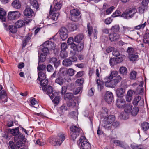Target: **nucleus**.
I'll list each match as a JSON object with an SVG mask.
<instances>
[{
  "label": "nucleus",
  "mask_w": 149,
  "mask_h": 149,
  "mask_svg": "<svg viewBox=\"0 0 149 149\" xmlns=\"http://www.w3.org/2000/svg\"><path fill=\"white\" fill-rule=\"evenodd\" d=\"M130 60L132 61H135L138 57V56L134 54H132L128 56Z\"/></svg>",
  "instance_id": "obj_44"
},
{
  "label": "nucleus",
  "mask_w": 149,
  "mask_h": 149,
  "mask_svg": "<svg viewBox=\"0 0 149 149\" xmlns=\"http://www.w3.org/2000/svg\"><path fill=\"white\" fill-rule=\"evenodd\" d=\"M84 82V79L81 78L78 79L76 81V82L78 84V85L79 86H81Z\"/></svg>",
  "instance_id": "obj_60"
},
{
  "label": "nucleus",
  "mask_w": 149,
  "mask_h": 149,
  "mask_svg": "<svg viewBox=\"0 0 149 149\" xmlns=\"http://www.w3.org/2000/svg\"><path fill=\"white\" fill-rule=\"evenodd\" d=\"M59 33L61 38L63 40H65L68 37V31L65 27H62L60 29Z\"/></svg>",
  "instance_id": "obj_14"
},
{
  "label": "nucleus",
  "mask_w": 149,
  "mask_h": 149,
  "mask_svg": "<svg viewBox=\"0 0 149 149\" xmlns=\"http://www.w3.org/2000/svg\"><path fill=\"white\" fill-rule=\"evenodd\" d=\"M113 143L117 146H119L125 149H128L129 148V146L125 144L124 142L118 140H114Z\"/></svg>",
  "instance_id": "obj_23"
},
{
  "label": "nucleus",
  "mask_w": 149,
  "mask_h": 149,
  "mask_svg": "<svg viewBox=\"0 0 149 149\" xmlns=\"http://www.w3.org/2000/svg\"><path fill=\"white\" fill-rule=\"evenodd\" d=\"M63 64L65 66H69L72 65V63L69 58L66 59L63 61Z\"/></svg>",
  "instance_id": "obj_34"
},
{
  "label": "nucleus",
  "mask_w": 149,
  "mask_h": 149,
  "mask_svg": "<svg viewBox=\"0 0 149 149\" xmlns=\"http://www.w3.org/2000/svg\"><path fill=\"white\" fill-rule=\"evenodd\" d=\"M46 67L45 65L43 64L40 65L38 64L37 69L38 70V75H39V76H40V72L45 71Z\"/></svg>",
  "instance_id": "obj_28"
},
{
  "label": "nucleus",
  "mask_w": 149,
  "mask_h": 149,
  "mask_svg": "<svg viewBox=\"0 0 149 149\" xmlns=\"http://www.w3.org/2000/svg\"><path fill=\"white\" fill-rule=\"evenodd\" d=\"M25 139L24 136L22 134L15 136L14 140L15 142L16 143V145L18 147L20 148L23 145V143Z\"/></svg>",
  "instance_id": "obj_10"
},
{
  "label": "nucleus",
  "mask_w": 149,
  "mask_h": 149,
  "mask_svg": "<svg viewBox=\"0 0 149 149\" xmlns=\"http://www.w3.org/2000/svg\"><path fill=\"white\" fill-rule=\"evenodd\" d=\"M70 136L73 141H74L77 137L79 136V132L81 130L80 128L75 126H72L70 127Z\"/></svg>",
  "instance_id": "obj_9"
},
{
  "label": "nucleus",
  "mask_w": 149,
  "mask_h": 149,
  "mask_svg": "<svg viewBox=\"0 0 149 149\" xmlns=\"http://www.w3.org/2000/svg\"><path fill=\"white\" fill-rule=\"evenodd\" d=\"M44 47L42 49V53L44 54H45L46 55H47V54L48 53L49 49L46 47Z\"/></svg>",
  "instance_id": "obj_59"
},
{
  "label": "nucleus",
  "mask_w": 149,
  "mask_h": 149,
  "mask_svg": "<svg viewBox=\"0 0 149 149\" xmlns=\"http://www.w3.org/2000/svg\"><path fill=\"white\" fill-rule=\"evenodd\" d=\"M62 1L60 0H54L53 5H51L49 17L54 21H56L59 15L58 11L60 10L62 6ZM47 17L49 18V16Z\"/></svg>",
  "instance_id": "obj_2"
},
{
  "label": "nucleus",
  "mask_w": 149,
  "mask_h": 149,
  "mask_svg": "<svg viewBox=\"0 0 149 149\" xmlns=\"http://www.w3.org/2000/svg\"><path fill=\"white\" fill-rule=\"evenodd\" d=\"M60 56L62 58H66L68 56L67 53L65 51H61V52Z\"/></svg>",
  "instance_id": "obj_51"
},
{
  "label": "nucleus",
  "mask_w": 149,
  "mask_h": 149,
  "mask_svg": "<svg viewBox=\"0 0 149 149\" xmlns=\"http://www.w3.org/2000/svg\"><path fill=\"white\" fill-rule=\"evenodd\" d=\"M141 99V97L140 96H138L136 97L133 100V104L135 105L136 106Z\"/></svg>",
  "instance_id": "obj_49"
},
{
  "label": "nucleus",
  "mask_w": 149,
  "mask_h": 149,
  "mask_svg": "<svg viewBox=\"0 0 149 149\" xmlns=\"http://www.w3.org/2000/svg\"><path fill=\"white\" fill-rule=\"evenodd\" d=\"M125 56L122 55L116 57V61L118 63L121 62L124 59Z\"/></svg>",
  "instance_id": "obj_46"
},
{
  "label": "nucleus",
  "mask_w": 149,
  "mask_h": 149,
  "mask_svg": "<svg viewBox=\"0 0 149 149\" xmlns=\"http://www.w3.org/2000/svg\"><path fill=\"white\" fill-rule=\"evenodd\" d=\"M132 105L130 104H127L125 107V113H121L122 118L124 119H126L128 118V113L132 109Z\"/></svg>",
  "instance_id": "obj_11"
},
{
  "label": "nucleus",
  "mask_w": 149,
  "mask_h": 149,
  "mask_svg": "<svg viewBox=\"0 0 149 149\" xmlns=\"http://www.w3.org/2000/svg\"><path fill=\"white\" fill-rule=\"evenodd\" d=\"M17 27L16 26L12 25H9V29L10 31L12 33H14L16 32L17 31Z\"/></svg>",
  "instance_id": "obj_45"
},
{
  "label": "nucleus",
  "mask_w": 149,
  "mask_h": 149,
  "mask_svg": "<svg viewBox=\"0 0 149 149\" xmlns=\"http://www.w3.org/2000/svg\"><path fill=\"white\" fill-rule=\"evenodd\" d=\"M70 45L71 48L74 51H81L83 48V45L82 44H79L77 45L73 43Z\"/></svg>",
  "instance_id": "obj_20"
},
{
  "label": "nucleus",
  "mask_w": 149,
  "mask_h": 149,
  "mask_svg": "<svg viewBox=\"0 0 149 149\" xmlns=\"http://www.w3.org/2000/svg\"><path fill=\"white\" fill-rule=\"evenodd\" d=\"M70 56L69 57V59L71 61V62L76 61L77 60V58L76 57L74 53L71 52L70 54Z\"/></svg>",
  "instance_id": "obj_36"
},
{
  "label": "nucleus",
  "mask_w": 149,
  "mask_h": 149,
  "mask_svg": "<svg viewBox=\"0 0 149 149\" xmlns=\"http://www.w3.org/2000/svg\"><path fill=\"white\" fill-rule=\"evenodd\" d=\"M137 12L136 9L135 8H130L127 11L123 12L121 17L124 18L128 19L132 18Z\"/></svg>",
  "instance_id": "obj_7"
},
{
  "label": "nucleus",
  "mask_w": 149,
  "mask_h": 149,
  "mask_svg": "<svg viewBox=\"0 0 149 149\" xmlns=\"http://www.w3.org/2000/svg\"><path fill=\"white\" fill-rule=\"evenodd\" d=\"M115 117L113 115H109L104 119V125L103 127L106 129L110 128L109 127L111 124L115 120Z\"/></svg>",
  "instance_id": "obj_8"
},
{
  "label": "nucleus",
  "mask_w": 149,
  "mask_h": 149,
  "mask_svg": "<svg viewBox=\"0 0 149 149\" xmlns=\"http://www.w3.org/2000/svg\"><path fill=\"white\" fill-rule=\"evenodd\" d=\"M53 98L51 99L52 100L53 102L56 104H57L59 102V97L58 96L55 97L54 98L53 100Z\"/></svg>",
  "instance_id": "obj_56"
},
{
  "label": "nucleus",
  "mask_w": 149,
  "mask_h": 149,
  "mask_svg": "<svg viewBox=\"0 0 149 149\" xmlns=\"http://www.w3.org/2000/svg\"><path fill=\"white\" fill-rule=\"evenodd\" d=\"M87 27L89 36H91L93 33V35L94 36L95 38L97 39V37L96 36L98 33L97 29L96 28H95L93 30V28L92 26L90 25L89 23L88 24Z\"/></svg>",
  "instance_id": "obj_13"
},
{
  "label": "nucleus",
  "mask_w": 149,
  "mask_h": 149,
  "mask_svg": "<svg viewBox=\"0 0 149 149\" xmlns=\"http://www.w3.org/2000/svg\"><path fill=\"white\" fill-rule=\"evenodd\" d=\"M66 139V135L63 133L59 134L56 138H53L50 143L55 146H60Z\"/></svg>",
  "instance_id": "obj_5"
},
{
  "label": "nucleus",
  "mask_w": 149,
  "mask_h": 149,
  "mask_svg": "<svg viewBox=\"0 0 149 149\" xmlns=\"http://www.w3.org/2000/svg\"><path fill=\"white\" fill-rule=\"evenodd\" d=\"M55 82L60 85H62L64 82V79L62 77H59L56 80Z\"/></svg>",
  "instance_id": "obj_42"
},
{
  "label": "nucleus",
  "mask_w": 149,
  "mask_h": 149,
  "mask_svg": "<svg viewBox=\"0 0 149 149\" xmlns=\"http://www.w3.org/2000/svg\"><path fill=\"white\" fill-rule=\"evenodd\" d=\"M86 138L84 136H81L77 142L81 149H90L91 146L89 142L86 141Z\"/></svg>",
  "instance_id": "obj_6"
},
{
  "label": "nucleus",
  "mask_w": 149,
  "mask_h": 149,
  "mask_svg": "<svg viewBox=\"0 0 149 149\" xmlns=\"http://www.w3.org/2000/svg\"><path fill=\"white\" fill-rule=\"evenodd\" d=\"M36 143L39 146H42L45 144V141H43L42 139H40L36 141Z\"/></svg>",
  "instance_id": "obj_54"
},
{
  "label": "nucleus",
  "mask_w": 149,
  "mask_h": 149,
  "mask_svg": "<svg viewBox=\"0 0 149 149\" xmlns=\"http://www.w3.org/2000/svg\"><path fill=\"white\" fill-rule=\"evenodd\" d=\"M104 99L107 103L109 104L111 102L113 99L112 93L109 91L107 92L105 95Z\"/></svg>",
  "instance_id": "obj_18"
},
{
  "label": "nucleus",
  "mask_w": 149,
  "mask_h": 149,
  "mask_svg": "<svg viewBox=\"0 0 149 149\" xmlns=\"http://www.w3.org/2000/svg\"><path fill=\"white\" fill-rule=\"evenodd\" d=\"M30 2L31 5L34 8L36 9L38 8V3L36 0H30Z\"/></svg>",
  "instance_id": "obj_35"
},
{
  "label": "nucleus",
  "mask_w": 149,
  "mask_h": 149,
  "mask_svg": "<svg viewBox=\"0 0 149 149\" xmlns=\"http://www.w3.org/2000/svg\"><path fill=\"white\" fill-rule=\"evenodd\" d=\"M120 12L119 10H116L113 14L112 16L114 17H115L120 16Z\"/></svg>",
  "instance_id": "obj_61"
},
{
  "label": "nucleus",
  "mask_w": 149,
  "mask_h": 149,
  "mask_svg": "<svg viewBox=\"0 0 149 149\" xmlns=\"http://www.w3.org/2000/svg\"><path fill=\"white\" fill-rule=\"evenodd\" d=\"M10 133L13 135L15 136H18L19 133V130L18 127L14 129H11L10 131Z\"/></svg>",
  "instance_id": "obj_39"
},
{
  "label": "nucleus",
  "mask_w": 149,
  "mask_h": 149,
  "mask_svg": "<svg viewBox=\"0 0 149 149\" xmlns=\"http://www.w3.org/2000/svg\"><path fill=\"white\" fill-rule=\"evenodd\" d=\"M46 55L42 53H41L40 54L39 53L38 54V56L39 57V62H42L45 61L46 59Z\"/></svg>",
  "instance_id": "obj_33"
},
{
  "label": "nucleus",
  "mask_w": 149,
  "mask_h": 149,
  "mask_svg": "<svg viewBox=\"0 0 149 149\" xmlns=\"http://www.w3.org/2000/svg\"><path fill=\"white\" fill-rule=\"evenodd\" d=\"M118 73L116 71H111L110 74L106 76L104 79V82L106 86L113 88L122 80Z\"/></svg>",
  "instance_id": "obj_1"
},
{
  "label": "nucleus",
  "mask_w": 149,
  "mask_h": 149,
  "mask_svg": "<svg viewBox=\"0 0 149 149\" xmlns=\"http://www.w3.org/2000/svg\"><path fill=\"white\" fill-rule=\"evenodd\" d=\"M84 36L82 34H79L75 37L74 41L76 42L79 43L82 40Z\"/></svg>",
  "instance_id": "obj_29"
},
{
  "label": "nucleus",
  "mask_w": 149,
  "mask_h": 149,
  "mask_svg": "<svg viewBox=\"0 0 149 149\" xmlns=\"http://www.w3.org/2000/svg\"><path fill=\"white\" fill-rule=\"evenodd\" d=\"M131 114L134 116H136L138 113L139 109L137 107H134L132 110Z\"/></svg>",
  "instance_id": "obj_41"
},
{
  "label": "nucleus",
  "mask_w": 149,
  "mask_h": 149,
  "mask_svg": "<svg viewBox=\"0 0 149 149\" xmlns=\"http://www.w3.org/2000/svg\"><path fill=\"white\" fill-rule=\"evenodd\" d=\"M31 103L32 106H33L34 107H36L35 106L36 105H38V102L36 100L35 98L32 99L31 101Z\"/></svg>",
  "instance_id": "obj_62"
},
{
  "label": "nucleus",
  "mask_w": 149,
  "mask_h": 149,
  "mask_svg": "<svg viewBox=\"0 0 149 149\" xmlns=\"http://www.w3.org/2000/svg\"><path fill=\"white\" fill-rule=\"evenodd\" d=\"M24 14L25 16L28 17H34L35 15V13L33 10L30 8L27 7L24 11Z\"/></svg>",
  "instance_id": "obj_17"
},
{
  "label": "nucleus",
  "mask_w": 149,
  "mask_h": 149,
  "mask_svg": "<svg viewBox=\"0 0 149 149\" xmlns=\"http://www.w3.org/2000/svg\"><path fill=\"white\" fill-rule=\"evenodd\" d=\"M32 36V33H29L28 34L25 36V38L23 40L22 48H24L26 46L27 43L30 40Z\"/></svg>",
  "instance_id": "obj_22"
},
{
  "label": "nucleus",
  "mask_w": 149,
  "mask_h": 149,
  "mask_svg": "<svg viewBox=\"0 0 149 149\" xmlns=\"http://www.w3.org/2000/svg\"><path fill=\"white\" fill-rule=\"evenodd\" d=\"M43 45V47H47L49 49L54 50L55 47L54 43L49 40L46 41Z\"/></svg>",
  "instance_id": "obj_19"
},
{
  "label": "nucleus",
  "mask_w": 149,
  "mask_h": 149,
  "mask_svg": "<svg viewBox=\"0 0 149 149\" xmlns=\"http://www.w3.org/2000/svg\"><path fill=\"white\" fill-rule=\"evenodd\" d=\"M57 61V59L56 58L52 57L50 59V62L51 63L54 64L55 67H57L59 65L60 63L59 61Z\"/></svg>",
  "instance_id": "obj_30"
},
{
  "label": "nucleus",
  "mask_w": 149,
  "mask_h": 149,
  "mask_svg": "<svg viewBox=\"0 0 149 149\" xmlns=\"http://www.w3.org/2000/svg\"><path fill=\"white\" fill-rule=\"evenodd\" d=\"M148 8L144 7L143 6H141L139 8V11L140 13H143Z\"/></svg>",
  "instance_id": "obj_50"
},
{
  "label": "nucleus",
  "mask_w": 149,
  "mask_h": 149,
  "mask_svg": "<svg viewBox=\"0 0 149 149\" xmlns=\"http://www.w3.org/2000/svg\"><path fill=\"white\" fill-rule=\"evenodd\" d=\"M7 101L6 94L4 91L2 90L0 93V103H5Z\"/></svg>",
  "instance_id": "obj_24"
},
{
  "label": "nucleus",
  "mask_w": 149,
  "mask_h": 149,
  "mask_svg": "<svg viewBox=\"0 0 149 149\" xmlns=\"http://www.w3.org/2000/svg\"><path fill=\"white\" fill-rule=\"evenodd\" d=\"M70 19L72 21L75 22L77 21V16L80 14L79 10L77 9L72 10L70 11Z\"/></svg>",
  "instance_id": "obj_15"
},
{
  "label": "nucleus",
  "mask_w": 149,
  "mask_h": 149,
  "mask_svg": "<svg viewBox=\"0 0 149 149\" xmlns=\"http://www.w3.org/2000/svg\"><path fill=\"white\" fill-rule=\"evenodd\" d=\"M67 74L70 76H72L74 74V71L72 68L68 69L67 70Z\"/></svg>",
  "instance_id": "obj_52"
},
{
  "label": "nucleus",
  "mask_w": 149,
  "mask_h": 149,
  "mask_svg": "<svg viewBox=\"0 0 149 149\" xmlns=\"http://www.w3.org/2000/svg\"><path fill=\"white\" fill-rule=\"evenodd\" d=\"M6 15V13L4 10L0 8V19L2 21H5L6 20L5 16Z\"/></svg>",
  "instance_id": "obj_27"
},
{
  "label": "nucleus",
  "mask_w": 149,
  "mask_h": 149,
  "mask_svg": "<svg viewBox=\"0 0 149 149\" xmlns=\"http://www.w3.org/2000/svg\"><path fill=\"white\" fill-rule=\"evenodd\" d=\"M125 92V90L122 88H118L117 89L116 93L117 95L119 97H121L123 96Z\"/></svg>",
  "instance_id": "obj_25"
},
{
  "label": "nucleus",
  "mask_w": 149,
  "mask_h": 149,
  "mask_svg": "<svg viewBox=\"0 0 149 149\" xmlns=\"http://www.w3.org/2000/svg\"><path fill=\"white\" fill-rule=\"evenodd\" d=\"M131 29L132 28L130 27L123 26L122 27V30L121 31V33L123 34V35L125 36L126 35H125L124 33L127 31H130Z\"/></svg>",
  "instance_id": "obj_38"
},
{
  "label": "nucleus",
  "mask_w": 149,
  "mask_h": 149,
  "mask_svg": "<svg viewBox=\"0 0 149 149\" xmlns=\"http://www.w3.org/2000/svg\"><path fill=\"white\" fill-rule=\"evenodd\" d=\"M67 105L69 107H73L75 106L76 103L73 101L71 100V101H70L68 102Z\"/></svg>",
  "instance_id": "obj_64"
},
{
  "label": "nucleus",
  "mask_w": 149,
  "mask_h": 149,
  "mask_svg": "<svg viewBox=\"0 0 149 149\" xmlns=\"http://www.w3.org/2000/svg\"><path fill=\"white\" fill-rule=\"evenodd\" d=\"M136 72L134 71H132L130 74V77L132 79H136Z\"/></svg>",
  "instance_id": "obj_47"
},
{
  "label": "nucleus",
  "mask_w": 149,
  "mask_h": 149,
  "mask_svg": "<svg viewBox=\"0 0 149 149\" xmlns=\"http://www.w3.org/2000/svg\"><path fill=\"white\" fill-rule=\"evenodd\" d=\"M38 76V79L39 80H40V79H44L46 78L45 72V71H43L42 72H40V76Z\"/></svg>",
  "instance_id": "obj_55"
},
{
  "label": "nucleus",
  "mask_w": 149,
  "mask_h": 149,
  "mask_svg": "<svg viewBox=\"0 0 149 149\" xmlns=\"http://www.w3.org/2000/svg\"><path fill=\"white\" fill-rule=\"evenodd\" d=\"M127 52L128 53V56L130 55L134 54V49L132 47H128L127 50Z\"/></svg>",
  "instance_id": "obj_57"
},
{
  "label": "nucleus",
  "mask_w": 149,
  "mask_h": 149,
  "mask_svg": "<svg viewBox=\"0 0 149 149\" xmlns=\"http://www.w3.org/2000/svg\"><path fill=\"white\" fill-rule=\"evenodd\" d=\"M111 30L112 33L109 35V38L111 41L118 39L120 38V35L117 33L120 30L119 25H115L112 26L111 28Z\"/></svg>",
  "instance_id": "obj_4"
},
{
  "label": "nucleus",
  "mask_w": 149,
  "mask_h": 149,
  "mask_svg": "<svg viewBox=\"0 0 149 149\" xmlns=\"http://www.w3.org/2000/svg\"><path fill=\"white\" fill-rule=\"evenodd\" d=\"M120 73L123 75H126L127 72V69L124 67H122L119 69Z\"/></svg>",
  "instance_id": "obj_43"
},
{
  "label": "nucleus",
  "mask_w": 149,
  "mask_h": 149,
  "mask_svg": "<svg viewBox=\"0 0 149 149\" xmlns=\"http://www.w3.org/2000/svg\"><path fill=\"white\" fill-rule=\"evenodd\" d=\"M68 27L69 29L71 31H74L77 29V26L74 24H69Z\"/></svg>",
  "instance_id": "obj_48"
},
{
  "label": "nucleus",
  "mask_w": 149,
  "mask_h": 149,
  "mask_svg": "<svg viewBox=\"0 0 149 149\" xmlns=\"http://www.w3.org/2000/svg\"><path fill=\"white\" fill-rule=\"evenodd\" d=\"M96 82L97 84L98 90L101 91V90L103 89L104 87V85L102 82L99 79H97Z\"/></svg>",
  "instance_id": "obj_32"
},
{
  "label": "nucleus",
  "mask_w": 149,
  "mask_h": 149,
  "mask_svg": "<svg viewBox=\"0 0 149 149\" xmlns=\"http://www.w3.org/2000/svg\"><path fill=\"white\" fill-rule=\"evenodd\" d=\"M141 126L143 130L146 131L149 128V123L146 122H143Z\"/></svg>",
  "instance_id": "obj_40"
},
{
  "label": "nucleus",
  "mask_w": 149,
  "mask_h": 149,
  "mask_svg": "<svg viewBox=\"0 0 149 149\" xmlns=\"http://www.w3.org/2000/svg\"><path fill=\"white\" fill-rule=\"evenodd\" d=\"M147 23L146 22H145L143 24H140L134 27V29L136 30H139L140 29H143L146 26Z\"/></svg>",
  "instance_id": "obj_37"
},
{
  "label": "nucleus",
  "mask_w": 149,
  "mask_h": 149,
  "mask_svg": "<svg viewBox=\"0 0 149 149\" xmlns=\"http://www.w3.org/2000/svg\"><path fill=\"white\" fill-rule=\"evenodd\" d=\"M20 15V14L18 11L10 12L8 14V18L10 20L15 19L18 18Z\"/></svg>",
  "instance_id": "obj_16"
},
{
  "label": "nucleus",
  "mask_w": 149,
  "mask_h": 149,
  "mask_svg": "<svg viewBox=\"0 0 149 149\" xmlns=\"http://www.w3.org/2000/svg\"><path fill=\"white\" fill-rule=\"evenodd\" d=\"M112 123V124L111 125L109 126L110 127V128L109 129H111L113 128H115L116 127L119 126V123L117 122H115L114 123L113 122Z\"/></svg>",
  "instance_id": "obj_53"
},
{
  "label": "nucleus",
  "mask_w": 149,
  "mask_h": 149,
  "mask_svg": "<svg viewBox=\"0 0 149 149\" xmlns=\"http://www.w3.org/2000/svg\"><path fill=\"white\" fill-rule=\"evenodd\" d=\"M31 20L32 19L29 17H26L23 20L21 19L17 21L15 23V25L17 27L20 28L31 22Z\"/></svg>",
  "instance_id": "obj_12"
},
{
  "label": "nucleus",
  "mask_w": 149,
  "mask_h": 149,
  "mask_svg": "<svg viewBox=\"0 0 149 149\" xmlns=\"http://www.w3.org/2000/svg\"><path fill=\"white\" fill-rule=\"evenodd\" d=\"M125 104V100L121 97H118L116 101V105L119 108L124 107Z\"/></svg>",
  "instance_id": "obj_21"
},
{
  "label": "nucleus",
  "mask_w": 149,
  "mask_h": 149,
  "mask_svg": "<svg viewBox=\"0 0 149 149\" xmlns=\"http://www.w3.org/2000/svg\"><path fill=\"white\" fill-rule=\"evenodd\" d=\"M143 41L145 43H149V33H146L144 35L143 37Z\"/></svg>",
  "instance_id": "obj_31"
},
{
  "label": "nucleus",
  "mask_w": 149,
  "mask_h": 149,
  "mask_svg": "<svg viewBox=\"0 0 149 149\" xmlns=\"http://www.w3.org/2000/svg\"><path fill=\"white\" fill-rule=\"evenodd\" d=\"M61 51H65L67 48V45L66 43H63L61 44Z\"/></svg>",
  "instance_id": "obj_63"
},
{
  "label": "nucleus",
  "mask_w": 149,
  "mask_h": 149,
  "mask_svg": "<svg viewBox=\"0 0 149 149\" xmlns=\"http://www.w3.org/2000/svg\"><path fill=\"white\" fill-rule=\"evenodd\" d=\"M115 8L113 6L110 7L109 8L107 9L106 10V13L108 15L111 14L113 11V10Z\"/></svg>",
  "instance_id": "obj_58"
},
{
  "label": "nucleus",
  "mask_w": 149,
  "mask_h": 149,
  "mask_svg": "<svg viewBox=\"0 0 149 149\" xmlns=\"http://www.w3.org/2000/svg\"><path fill=\"white\" fill-rule=\"evenodd\" d=\"M12 6L15 8L19 9L21 7V4L18 0H15L11 4Z\"/></svg>",
  "instance_id": "obj_26"
},
{
  "label": "nucleus",
  "mask_w": 149,
  "mask_h": 149,
  "mask_svg": "<svg viewBox=\"0 0 149 149\" xmlns=\"http://www.w3.org/2000/svg\"><path fill=\"white\" fill-rule=\"evenodd\" d=\"M40 85L42 86V90L46 92L51 99H52L55 96V94L57 93H53L54 91L52 87L49 85L47 86L48 82L47 80L44 79H40Z\"/></svg>",
  "instance_id": "obj_3"
}]
</instances>
